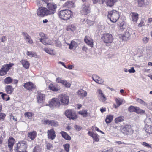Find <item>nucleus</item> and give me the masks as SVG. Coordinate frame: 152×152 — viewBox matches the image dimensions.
I'll return each mask as SVG.
<instances>
[{
  "label": "nucleus",
  "mask_w": 152,
  "mask_h": 152,
  "mask_svg": "<svg viewBox=\"0 0 152 152\" xmlns=\"http://www.w3.org/2000/svg\"><path fill=\"white\" fill-rule=\"evenodd\" d=\"M58 15L61 19L67 20L72 18L73 13L70 10L66 9L60 11L58 12Z\"/></svg>",
  "instance_id": "nucleus-1"
},
{
  "label": "nucleus",
  "mask_w": 152,
  "mask_h": 152,
  "mask_svg": "<svg viewBox=\"0 0 152 152\" xmlns=\"http://www.w3.org/2000/svg\"><path fill=\"white\" fill-rule=\"evenodd\" d=\"M107 17L111 22L115 23L119 18V12L115 10L110 11L108 12Z\"/></svg>",
  "instance_id": "nucleus-2"
},
{
  "label": "nucleus",
  "mask_w": 152,
  "mask_h": 152,
  "mask_svg": "<svg viewBox=\"0 0 152 152\" xmlns=\"http://www.w3.org/2000/svg\"><path fill=\"white\" fill-rule=\"evenodd\" d=\"M101 39L106 45H110L113 42L114 38L113 35L107 33L103 34L101 37Z\"/></svg>",
  "instance_id": "nucleus-3"
},
{
  "label": "nucleus",
  "mask_w": 152,
  "mask_h": 152,
  "mask_svg": "<svg viewBox=\"0 0 152 152\" xmlns=\"http://www.w3.org/2000/svg\"><path fill=\"white\" fill-rule=\"evenodd\" d=\"M121 131L124 134L127 135H131L133 133L134 131L130 125H126L121 126Z\"/></svg>",
  "instance_id": "nucleus-4"
},
{
  "label": "nucleus",
  "mask_w": 152,
  "mask_h": 152,
  "mask_svg": "<svg viewBox=\"0 0 152 152\" xmlns=\"http://www.w3.org/2000/svg\"><path fill=\"white\" fill-rule=\"evenodd\" d=\"M26 142L22 141L17 144L14 150L15 152H23L26 150Z\"/></svg>",
  "instance_id": "nucleus-5"
},
{
  "label": "nucleus",
  "mask_w": 152,
  "mask_h": 152,
  "mask_svg": "<svg viewBox=\"0 0 152 152\" xmlns=\"http://www.w3.org/2000/svg\"><path fill=\"white\" fill-rule=\"evenodd\" d=\"M91 8L90 4L88 2H86L82 5L80 12L82 15H86L90 12Z\"/></svg>",
  "instance_id": "nucleus-6"
},
{
  "label": "nucleus",
  "mask_w": 152,
  "mask_h": 152,
  "mask_svg": "<svg viewBox=\"0 0 152 152\" xmlns=\"http://www.w3.org/2000/svg\"><path fill=\"white\" fill-rule=\"evenodd\" d=\"M47 7L48 14L50 15L56 12L57 6L53 3L50 2L47 4Z\"/></svg>",
  "instance_id": "nucleus-7"
},
{
  "label": "nucleus",
  "mask_w": 152,
  "mask_h": 152,
  "mask_svg": "<svg viewBox=\"0 0 152 152\" xmlns=\"http://www.w3.org/2000/svg\"><path fill=\"white\" fill-rule=\"evenodd\" d=\"M14 65L12 63L3 65L0 69V75L3 76L7 73V72L11 69V68Z\"/></svg>",
  "instance_id": "nucleus-8"
},
{
  "label": "nucleus",
  "mask_w": 152,
  "mask_h": 152,
  "mask_svg": "<svg viewBox=\"0 0 152 152\" xmlns=\"http://www.w3.org/2000/svg\"><path fill=\"white\" fill-rule=\"evenodd\" d=\"M61 104L63 105H66L69 102V97L65 94H61L58 97Z\"/></svg>",
  "instance_id": "nucleus-9"
},
{
  "label": "nucleus",
  "mask_w": 152,
  "mask_h": 152,
  "mask_svg": "<svg viewBox=\"0 0 152 152\" xmlns=\"http://www.w3.org/2000/svg\"><path fill=\"white\" fill-rule=\"evenodd\" d=\"M37 15L41 17L49 15L48 14L47 8L43 7H40L38 8L37 11Z\"/></svg>",
  "instance_id": "nucleus-10"
},
{
  "label": "nucleus",
  "mask_w": 152,
  "mask_h": 152,
  "mask_svg": "<svg viewBox=\"0 0 152 152\" xmlns=\"http://www.w3.org/2000/svg\"><path fill=\"white\" fill-rule=\"evenodd\" d=\"M128 110L130 112H135L137 113L141 114H144L145 113V110L140 109L138 107L133 106H131L129 107L128 109Z\"/></svg>",
  "instance_id": "nucleus-11"
},
{
  "label": "nucleus",
  "mask_w": 152,
  "mask_h": 152,
  "mask_svg": "<svg viewBox=\"0 0 152 152\" xmlns=\"http://www.w3.org/2000/svg\"><path fill=\"white\" fill-rule=\"evenodd\" d=\"M65 115L70 119L74 120L77 118V115L75 112L71 110H68L66 111Z\"/></svg>",
  "instance_id": "nucleus-12"
},
{
  "label": "nucleus",
  "mask_w": 152,
  "mask_h": 152,
  "mask_svg": "<svg viewBox=\"0 0 152 152\" xmlns=\"http://www.w3.org/2000/svg\"><path fill=\"white\" fill-rule=\"evenodd\" d=\"M61 104L59 99L57 98H54L52 99L51 101L49 103L50 107L53 108L55 107H59Z\"/></svg>",
  "instance_id": "nucleus-13"
},
{
  "label": "nucleus",
  "mask_w": 152,
  "mask_h": 152,
  "mask_svg": "<svg viewBox=\"0 0 152 152\" xmlns=\"http://www.w3.org/2000/svg\"><path fill=\"white\" fill-rule=\"evenodd\" d=\"M84 41L88 45L90 46L91 48L93 47V40L90 37L88 36H86L84 39Z\"/></svg>",
  "instance_id": "nucleus-14"
},
{
  "label": "nucleus",
  "mask_w": 152,
  "mask_h": 152,
  "mask_svg": "<svg viewBox=\"0 0 152 152\" xmlns=\"http://www.w3.org/2000/svg\"><path fill=\"white\" fill-rule=\"evenodd\" d=\"M43 123L45 124H48L52 126L56 127L58 125V122L54 120H45Z\"/></svg>",
  "instance_id": "nucleus-15"
},
{
  "label": "nucleus",
  "mask_w": 152,
  "mask_h": 152,
  "mask_svg": "<svg viewBox=\"0 0 152 152\" xmlns=\"http://www.w3.org/2000/svg\"><path fill=\"white\" fill-rule=\"evenodd\" d=\"M48 137L49 139L53 140L56 137L55 132L53 129L48 130L47 131Z\"/></svg>",
  "instance_id": "nucleus-16"
},
{
  "label": "nucleus",
  "mask_w": 152,
  "mask_h": 152,
  "mask_svg": "<svg viewBox=\"0 0 152 152\" xmlns=\"http://www.w3.org/2000/svg\"><path fill=\"white\" fill-rule=\"evenodd\" d=\"M130 34L128 31H126L124 34H120L119 37L122 40L126 41L130 37Z\"/></svg>",
  "instance_id": "nucleus-17"
},
{
  "label": "nucleus",
  "mask_w": 152,
  "mask_h": 152,
  "mask_svg": "<svg viewBox=\"0 0 152 152\" xmlns=\"http://www.w3.org/2000/svg\"><path fill=\"white\" fill-rule=\"evenodd\" d=\"M24 88L27 90H30L35 88V85L31 82H28L25 83L23 85Z\"/></svg>",
  "instance_id": "nucleus-18"
},
{
  "label": "nucleus",
  "mask_w": 152,
  "mask_h": 152,
  "mask_svg": "<svg viewBox=\"0 0 152 152\" xmlns=\"http://www.w3.org/2000/svg\"><path fill=\"white\" fill-rule=\"evenodd\" d=\"M40 41L45 45H51L52 43L51 40L48 38V36L44 38L40 39Z\"/></svg>",
  "instance_id": "nucleus-19"
},
{
  "label": "nucleus",
  "mask_w": 152,
  "mask_h": 152,
  "mask_svg": "<svg viewBox=\"0 0 152 152\" xmlns=\"http://www.w3.org/2000/svg\"><path fill=\"white\" fill-rule=\"evenodd\" d=\"M69 46V48L70 50L75 49L78 46L77 43L74 40H72L70 43L67 44Z\"/></svg>",
  "instance_id": "nucleus-20"
},
{
  "label": "nucleus",
  "mask_w": 152,
  "mask_h": 152,
  "mask_svg": "<svg viewBox=\"0 0 152 152\" xmlns=\"http://www.w3.org/2000/svg\"><path fill=\"white\" fill-rule=\"evenodd\" d=\"M130 15L132 18V21L136 23L137 22L139 19V14L136 12H131Z\"/></svg>",
  "instance_id": "nucleus-21"
},
{
  "label": "nucleus",
  "mask_w": 152,
  "mask_h": 152,
  "mask_svg": "<svg viewBox=\"0 0 152 152\" xmlns=\"http://www.w3.org/2000/svg\"><path fill=\"white\" fill-rule=\"evenodd\" d=\"M45 95L40 92L38 93V96L37 97V100L38 103H41L45 100Z\"/></svg>",
  "instance_id": "nucleus-22"
},
{
  "label": "nucleus",
  "mask_w": 152,
  "mask_h": 152,
  "mask_svg": "<svg viewBox=\"0 0 152 152\" xmlns=\"http://www.w3.org/2000/svg\"><path fill=\"white\" fill-rule=\"evenodd\" d=\"M15 139L11 137H9L8 141V147L11 151L12 149L13 146L15 143Z\"/></svg>",
  "instance_id": "nucleus-23"
},
{
  "label": "nucleus",
  "mask_w": 152,
  "mask_h": 152,
  "mask_svg": "<svg viewBox=\"0 0 152 152\" xmlns=\"http://www.w3.org/2000/svg\"><path fill=\"white\" fill-rule=\"evenodd\" d=\"M22 34L25 37V39L26 40L27 42L30 44H31L33 43L32 39L26 33L23 32Z\"/></svg>",
  "instance_id": "nucleus-24"
},
{
  "label": "nucleus",
  "mask_w": 152,
  "mask_h": 152,
  "mask_svg": "<svg viewBox=\"0 0 152 152\" xmlns=\"http://www.w3.org/2000/svg\"><path fill=\"white\" fill-rule=\"evenodd\" d=\"M88 134L92 137L95 141L98 142L99 141V136L97 134L94 133L92 132H88Z\"/></svg>",
  "instance_id": "nucleus-25"
},
{
  "label": "nucleus",
  "mask_w": 152,
  "mask_h": 152,
  "mask_svg": "<svg viewBox=\"0 0 152 152\" xmlns=\"http://www.w3.org/2000/svg\"><path fill=\"white\" fill-rule=\"evenodd\" d=\"M74 3L73 2L70 1H68L65 3L63 6L64 7L67 8H71L74 7Z\"/></svg>",
  "instance_id": "nucleus-26"
},
{
  "label": "nucleus",
  "mask_w": 152,
  "mask_h": 152,
  "mask_svg": "<svg viewBox=\"0 0 152 152\" xmlns=\"http://www.w3.org/2000/svg\"><path fill=\"white\" fill-rule=\"evenodd\" d=\"M5 91L8 94H11L14 91V88L11 86L8 85L5 88Z\"/></svg>",
  "instance_id": "nucleus-27"
},
{
  "label": "nucleus",
  "mask_w": 152,
  "mask_h": 152,
  "mask_svg": "<svg viewBox=\"0 0 152 152\" xmlns=\"http://www.w3.org/2000/svg\"><path fill=\"white\" fill-rule=\"evenodd\" d=\"M49 88L54 91H57L60 89L56 84H51L49 86Z\"/></svg>",
  "instance_id": "nucleus-28"
},
{
  "label": "nucleus",
  "mask_w": 152,
  "mask_h": 152,
  "mask_svg": "<svg viewBox=\"0 0 152 152\" xmlns=\"http://www.w3.org/2000/svg\"><path fill=\"white\" fill-rule=\"evenodd\" d=\"M37 136V132L35 131L31 132L28 133V136L32 140H34Z\"/></svg>",
  "instance_id": "nucleus-29"
},
{
  "label": "nucleus",
  "mask_w": 152,
  "mask_h": 152,
  "mask_svg": "<svg viewBox=\"0 0 152 152\" xmlns=\"http://www.w3.org/2000/svg\"><path fill=\"white\" fill-rule=\"evenodd\" d=\"M146 132L149 134H152V126L146 124L144 128Z\"/></svg>",
  "instance_id": "nucleus-30"
},
{
  "label": "nucleus",
  "mask_w": 152,
  "mask_h": 152,
  "mask_svg": "<svg viewBox=\"0 0 152 152\" xmlns=\"http://www.w3.org/2000/svg\"><path fill=\"white\" fill-rule=\"evenodd\" d=\"M5 136V131H3L2 129L0 128V145L2 142V139Z\"/></svg>",
  "instance_id": "nucleus-31"
},
{
  "label": "nucleus",
  "mask_w": 152,
  "mask_h": 152,
  "mask_svg": "<svg viewBox=\"0 0 152 152\" xmlns=\"http://www.w3.org/2000/svg\"><path fill=\"white\" fill-rule=\"evenodd\" d=\"M60 134H61L62 137L65 139L67 140H71V137L66 132L62 131L60 132Z\"/></svg>",
  "instance_id": "nucleus-32"
},
{
  "label": "nucleus",
  "mask_w": 152,
  "mask_h": 152,
  "mask_svg": "<svg viewBox=\"0 0 152 152\" xmlns=\"http://www.w3.org/2000/svg\"><path fill=\"white\" fill-rule=\"evenodd\" d=\"M75 26L73 25H69L67 26L66 28V30L68 31L73 32L76 30Z\"/></svg>",
  "instance_id": "nucleus-33"
},
{
  "label": "nucleus",
  "mask_w": 152,
  "mask_h": 152,
  "mask_svg": "<svg viewBox=\"0 0 152 152\" xmlns=\"http://www.w3.org/2000/svg\"><path fill=\"white\" fill-rule=\"evenodd\" d=\"M21 62L23 67L26 68L28 69L29 66V63L28 61L26 60H22Z\"/></svg>",
  "instance_id": "nucleus-34"
},
{
  "label": "nucleus",
  "mask_w": 152,
  "mask_h": 152,
  "mask_svg": "<svg viewBox=\"0 0 152 152\" xmlns=\"http://www.w3.org/2000/svg\"><path fill=\"white\" fill-rule=\"evenodd\" d=\"M117 1V0H107L106 4L107 6L112 7L114 5L115 3Z\"/></svg>",
  "instance_id": "nucleus-35"
},
{
  "label": "nucleus",
  "mask_w": 152,
  "mask_h": 152,
  "mask_svg": "<svg viewBox=\"0 0 152 152\" xmlns=\"http://www.w3.org/2000/svg\"><path fill=\"white\" fill-rule=\"evenodd\" d=\"M44 50L47 53L50 54L55 55L56 54V53L54 50L50 48H45Z\"/></svg>",
  "instance_id": "nucleus-36"
},
{
  "label": "nucleus",
  "mask_w": 152,
  "mask_h": 152,
  "mask_svg": "<svg viewBox=\"0 0 152 152\" xmlns=\"http://www.w3.org/2000/svg\"><path fill=\"white\" fill-rule=\"evenodd\" d=\"M4 82L5 84H9L12 82V79L10 77H8L4 79Z\"/></svg>",
  "instance_id": "nucleus-37"
},
{
  "label": "nucleus",
  "mask_w": 152,
  "mask_h": 152,
  "mask_svg": "<svg viewBox=\"0 0 152 152\" xmlns=\"http://www.w3.org/2000/svg\"><path fill=\"white\" fill-rule=\"evenodd\" d=\"M113 116L112 115H107L105 119V121L107 123H110L113 120Z\"/></svg>",
  "instance_id": "nucleus-38"
},
{
  "label": "nucleus",
  "mask_w": 152,
  "mask_h": 152,
  "mask_svg": "<svg viewBox=\"0 0 152 152\" xmlns=\"http://www.w3.org/2000/svg\"><path fill=\"white\" fill-rule=\"evenodd\" d=\"M78 94L82 97H85L87 95V92L83 90H79L78 93Z\"/></svg>",
  "instance_id": "nucleus-39"
},
{
  "label": "nucleus",
  "mask_w": 152,
  "mask_h": 152,
  "mask_svg": "<svg viewBox=\"0 0 152 152\" xmlns=\"http://www.w3.org/2000/svg\"><path fill=\"white\" fill-rule=\"evenodd\" d=\"M26 54L28 56L30 57H35L37 56V54L35 52L27 51Z\"/></svg>",
  "instance_id": "nucleus-40"
},
{
  "label": "nucleus",
  "mask_w": 152,
  "mask_h": 152,
  "mask_svg": "<svg viewBox=\"0 0 152 152\" xmlns=\"http://www.w3.org/2000/svg\"><path fill=\"white\" fill-rule=\"evenodd\" d=\"M34 114L31 112H27L24 113L25 117L30 119L31 118L32 116Z\"/></svg>",
  "instance_id": "nucleus-41"
},
{
  "label": "nucleus",
  "mask_w": 152,
  "mask_h": 152,
  "mask_svg": "<svg viewBox=\"0 0 152 152\" xmlns=\"http://www.w3.org/2000/svg\"><path fill=\"white\" fill-rule=\"evenodd\" d=\"M115 100L118 105L116 106L115 105V108H117V107H118L122 104V102L121 99H118L117 98H116L115 99Z\"/></svg>",
  "instance_id": "nucleus-42"
},
{
  "label": "nucleus",
  "mask_w": 152,
  "mask_h": 152,
  "mask_svg": "<svg viewBox=\"0 0 152 152\" xmlns=\"http://www.w3.org/2000/svg\"><path fill=\"white\" fill-rule=\"evenodd\" d=\"M62 84L66 88H69L71 86V84L68 82H67L66 80H64Z\"/></svg>",
  "instance_id": "nucleus-43"
},
{
  "label": "nucleus",
  "mask_w": 152,
  "mask_h": 152,
  "mask_svg": "<svg viewBox=\"0 0 152 152\" xmlns=\"http://www.w3.org/2000/svg\"><path fill=\"white\" fill-rule=\"evenodd\" d=\"M41 149L39 146L37 145L34 148L33 152H41Z\"/></svg>",
  "instance_id": "nucleus-44"
},
{
  "label": "nucleus",
  "mask_w": 152,
  "mask_h": 152,
  "mask_svg": "<svg viewBox=\"0 0 152 152\" xmlns=\"http://www.w3.org/2000/svg\"><path fill=\"white\" fill-rule=\"evenodd\" d=\"M99 101L102 102L105 101L107 99L105 96L104 94L99 96Z\"/></svg>",
  "instance_id": "nucleus-45"
},
{
  "label": "nucleus",
  "mask_w": 152,
  "mask_h": 152,
  "mask_svg": "<svg viewBox=\"0 0 152 152\" xmlns=\"http://www.w3.org/2000/svg\"><path fill=\"white\" fill-rule=\"evenodd\" d=\"M138 3V6L139 7H142L144 4V0H137Z\"/></svg>",
  "instance_id": "nucleus-46"
},
{
  "label": "nucleus",
  "mask_w": 152,
  "mask_h": 152,
  "mask_svg": "<svg viewBox=\"0 0 152 152\" xmlns=\"http://www.w3.org/2000/svg\"><path fill=\"white\" fill-rule=\"evenodd\" d=\"M79 114H80L83 117H86V115L87 114V111L85 110L80 111L78 113Z\"/></svg>",
  "instance_id": "nucleus-47"
},
{
  "label": "nucleus",
  "mask_w": 152,
  "mask_h": 152,
  "mask_svg": "<svg viewBox=\"0 0 152 152\" xmlns=\"http://www.w3.org/2000/svg\"><path fill=\"white\" fill-rule=\"evenodd\" d=\"M124 120L123 118L121 117H119L116 118L115 119V123H118L119 122H121Z\"/></svg>",
  "instance_id": "nucleus-48"
},
{
  "label": "nucleus",
  "mask_w": 152,
  "mask_h": 152,
  "mask_svg": "<svg viewBox=\"0 0 152 152\" xmlns=\"http://www.w3.org/2000/svg\"><path fill=\"white\" fill-rule=\"evenodd\" d=\"M64 148L67 152H68L69 151L70 147L69 145L68 144H66L63 145Z\"/></svg>",
  "instance_id": "nucleus-49"
},
{
  "label": "nucleus",
  "mask_w": 152,
  "mask_h": 152,
  "mask_svg": "<svg viewBox=\"0 0 152 152\" xmlns=\"http://www.w3.org/2000/svg\"><path fill=\"white\" fill-rule=\"evenodd\" d=\"M137 101L138 102L140 103V104H142L145 106L147 105L146 103H145L143 100L140 99H137Z\"/></svg>",
  "instance_id": "nucleus-50"
},
{
  "label": "nucleus",
  "mask_w": 152,
  "mask_h": 152,
  "mask_svg": "<svg viewBox=\"0 0 152 152\" xmlns=\"http://www.w3.org/2000/svg\"><path fill=\"white\" fill-rule=\"evenodd\" d=\"M142 145L144 146L147 147L148 148H152L151 145L147 143L146 142H143L142 143Z\"/></svg>",
  "instance_id": "nucleus-51"
},
{
  "label": "nucleus",
  "mask_w": 152,
  "mask_h": 152,
  "mask_svg": "<svg viewBox=\"0 0 152 152\" xmlns=\"http://www.w3.org/2000/svg\"><path fill=\"white\" fill-rule=\"evenodd\" d=\"M39 36L41 37L40 39L44 38L47 36V35L44 34L42 32L39 33Z\"/></svg>",
  "instance_id": "nucleus-52"
},
{
  "label": "nucleus",
  "mask_w": 152,
  "mask_h": 152,
  "mask_svg": "<svg viewBox=\"0 0 152 152\" xmlns=\"http://www.w3.org/2000/svg\"><path fill=\"white\" fill-rule=\"evenodd\" d=\"M92 79L94 80L96 82L98 79H100V78L96 75H94L92 77Z\"/></svg>",
  "instance_id": "nucleus-53"
},
{
  "label": "nucleus",
  "mask_w": 152,
  "mask_h": 152,
  "mask_svg": "<svg viewBox=\"0 0 152 152\" xmlns=\"http://www.w3.org/2000/svg\"><path fill=\"white\" fill-rule=\"evenodd\" d=\"M64 80H62V79L60 77H58L56 78V81L57 83H58L62 84V82H63Z\"/></svg>",
  "instance_id": "nucleus-54"
},
{
  "label": "nucleus",
  "mask_w": 152,
  "mask_h": 152,
  "mask_svg": "<svg viewBox=\"0 0 152 152\" xmlns=\"http://www.w3.org/2000/svg\"><path fill=\"white\" fill-rule=\"evenodd\" d=\"M128 71L129 73H134L135 72V70L133 67H131V69H129Z\"/></svg>",
  "instance_id": "nucleus-55"
},
{
  "label": "nucleus",
  "mask_w": 152,
  "mask_h": 152,
  "mask_svg": "<svg viewBox=\"0 0 152 152\" xmlns=\"http://www.w3.org/2000/svg\"><path fill=\"white\" fill-rule=\"evenodd\" d=\"M139 27H141L144 26V21L141 20L138 25Z\"/></svg>",
  "instance_id": "nucleus-56"
},
{
  "label": "nucleus",
  "mask_w": 152,
  "mask_h": 152,
  "mask_svg": "<svg viewBox=\"0 0 152 152\" xmlns=\"http://www.w3.org/2000/svg\"><path fill=\"white\" fill-rule=\"evenodd\" d=\"M97 92L98 94V97L104 94L103 93L100 89H98L97 90Z\"/></svg>",
  "instance_id": "nucleus-57"
},
{
  "label": "nucleus",
  "mask_w": 152,
  "mask_h": 152,
  "mask_svg": "<svg viewBox=\"0 0 152 152\" xmlns=\"http://www.w3.org/2000/svg\"><path fill=\"white\" fill-rule=\"evenodd\" d=\"M74 128L77 131H80L82 128L81 127L76 125L74 126Z\"/></svg>",
  "instance_id": "nucleus-58"
},
{
  "label": "nucleus",
  "mask_w": 152,
  "mask_h": 152,
  "mask_svg": "<svg viewBox=\"0 0 152 152\" xmlns=\"http://www.w3.org/2000/svg\"><path fill=\"white\" fill-rule=\"evenodd\" d=\"M103 82L104 81L103 80H102L101 78H100V79H98L96 81V82L99 84H100L103 83Z\"/></svg>",
  "instance_id": "nucleus-59"
},
{
  "label": "nucleus",
  "mask_w": 152,
  "mask_h": 152,
  "mask_svg": "<svg viewBox=\"0 0 152 152\" xmlns=\"http://www.w3.org/2000/svg\"><path fill=\"white\" fill-rule=\"evenodd\" d=\"M143 41L145 43L148 42L149 40V38L147 37H144L142 39Z\"/></svg>",
  "instance_id": "nucleus-60"
},
{
  "label": "nucleus",
  "mask_w": 152,
  "mask_h": 152,
  "mask_svg": "<svg viewBox=\"0 0 152 152\" xmlns=\"http://www.w3.org/2000/svg\"><path fill=\"white\" fill-rule=\"evenodd\" d=\"M5 115L4 114L2 113H0V120L2 119H3V118L5 117Z\"/></svg>",
  "instance_id": "nucleus-61"
},
{
  "label": "nucleus",
  "mask_w": 152,
  "mask_h": 152,
  "mask_svg": "<svg viewBox=\"0 0 152 152\" xmlns=\"http://www.w3.org/2000/svg\"><path fill=\"white\" fill-rule=\"evenodd\" d=\"M7 40V38L5 36H3L1 38V42H4Z\"/></svg>",
  "instance_id": "nucleus-62"
},
{
  "label": "nucleus",
  "mask_w": 152,
  "mask_h": 152,
  "mask_svg": "<svg viewBox=\"0 0 152 152\" xmlns=\"http://www.w3.org/2000/svg\"><path fill=\"white\" fill-rule=\"evenodd\" d=\"M82 50L86 52L88 50V48L85 46H83L82 48Z\"/></svg>",
  "instance_id": "nucleus-63"
},
{
  "label": "nucleus",
  "mask_w": 152,
  "mask_h": 152,
  "mask_svg": "<svg viewBox=\"0 0 152 152\" xmlns=\"http://www.w3.org/2000/svg\"><path fill=\"white\" fill-rule=\"evenodd\" d=\"M113 149H110L107 150L103 151L101 152H113Z\"/></svg>",
  "instance_id": "nucleus-64"
}]
</instances>
